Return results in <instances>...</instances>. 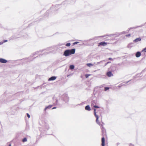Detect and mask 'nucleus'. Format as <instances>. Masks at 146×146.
<instances>
[{
	"label": "nucleus",
	"instance_id": "nucleus-35",
	"mask_svg": "<svg viewBox=\"0 0 146 146\" xmlns=\"http://www.w3.org/2000/svg\"><path fill=\"white\" fill-rule=\"evenodd\" d=\"M56 107H54L53 108H52V109H56Z\"/></svg>",
	"mask_w": 146,
	"mask_h": 146
},
{
	"label": "nucleus",
	"instance_id": "nucleus-1",
	"mask_svg": "<svg viewBox=\"0 0 146 146\" xmlns=\"http://www.w3.org/2000/svg\"><path fill=\"white\" fill-rule=\"evenodd\" d=\"M75 48L66 50L64 51L63 55L65 56H68L72 54H74L75 52Z\"/></svg>",
	"mask_w": 146,
	"mask_h": 146
},
{
	"label": "nucleus",
	"instance_id": "nucleus-30",
	"mask_svg": "<svg viewBox=\"0 0 146 146\" xmlns=\"http://www.w3.org/2000/svg\"><path fill=\"white\" fill-rule=\"evenodd\" d=\"M111 63V62L110 61L108 62H107L105 64V66H106L108 64V63Z\"/></svg>",
	"mask_w": 146,
	"mask_h": 146
},
{
	"label": "nucleus",
	"instance_id": "nucleus-16",
	"mask_svg": "<svg viewBox=\"0 0 146 146\" xmlns=\"http://www.w3.org/2000/svg\"><path fill=\"white\" fill-rule=\"evenodd\" d=\"M74 68V66L73 65H71L69 66V68L70 70H73Z\"/></svg>",
	"mask_w": 146,
	"mask_h": 146
},
{
	"label": "nucleus",
	"instance_id": "nucleus-39",
	"mask_svg": "<svg viewBox=\"0 0 146 146\" xmlns=\"http://www.w3.org/2000/svg\"><path fill=\"white\" fill-rule=\"evenodd\" d=\"M7 41V40H5L4 42H6Z\"/></svg>",
	"mask_w": 146,
	"mask_h": 146
},
{
	"label": "nucleus",
	"instance_id": "nucleus-25",
	"mask_svg": "<svg viewBox=\"0 0 146 146\" xmlns=\"http://www.w3.org/2000/svg\"><path fill=\"white\" fill-rule=\"evenodd\" d=\"M90 75V74H85V76L86 78H87Z\"/></svg>",
	"mask_w": 146,
	"mask_h": 146
},
{
	"label": "nucleus",
	"instance_id": "nucleus-28",
	"mask_svg": "<svg viewBox=\"0 0 146 146\" xmlns=\"http://www.w3.org/2000/svg\"><path fill=\"white\" fill-rule=\"evenodd\" d=\"M27 115L28 118H29L30 117V115L28 113H27Z\"/></svg>",
	"mask_w": 146,
	"mask_h": 146
},
{
	"label": "nucleus",
	"instance_id": "nucleus-8",
	"mask_svg": "<svg viewBox=\"0 0 146 146\" xmlns=\"http://www.w3.org/2000/svg\"><path fill=\"white\" fill-rule=\"evenodd\" d=\"M56 76H53L49 78L48 79V81H53L55 80L56 79Z\"/></svg>",
	"mask_w": 146,
	"mask_h": 146
},
{
	"label": "nucleus",
	"instance_id": "nucleus-19",
	"mask_svg": "<svg viewBox=\"0 0 146 146\" xmlns=\"http://www.w3.org/2000/svg\"><path fill=\"white\" fill-rule=\"evenodd\" d=\"M27 141V138L25 137L22 139V141L23 142Z\"/></svg>",
	"mask_w": 146,
	"mask_h": 146
},
{
	"label": "nucleus",
	"instance_id": "nucleus-24",
	"mask_svg": "<svg viewBox=\"0 0 146 146\" xmlns=\"http://www.w3.org/2000/svg\"><path fill=\"white\" fill-rule=\"evenodd\" d=\"M94 43H92V44H86V45L93 46L94 45Z\"/></svg>",
	"mask_w": 146,
	"mask_h": 146
},
{
	"label": "nucleus",
	"instance_id": "nucleus-41",
	"mask_svg": "<svg viewBox=\"0 0 146 146\" xmlns=\"http://www.w3.org/2000/svg\"><path fill=\"white\" fill-rule=\"evenodd\" d=\"M3 44V43H1V42H0V45H1Z\"/></svg>",
	"mask_w": 146,
	"mask_h": 146
},
{
	"label": "nucleus",
	"instance_id": "nucleus-42",
	"mask_svg": "<svg viewBox=\"0 0 146 146\" xmlns=\"http://www.w3.org/2000/svg\"><path fill=\"white\" fill-rule=\"evenodd\" d=\"M59 5H56V6H59Z\"/></svg>",
	"mask_w": 146,
	"mask_h": 146
},
{
	"label": "nucleus",
	"instance_id": "nucleus-12",
	"mask_svg": "<svg viewBox=\"0 0 146 146\" xmlns=\"http://www.w3.org/2000/svg\"><path fill=\"white\" fill-rule=\"evenodd\" d=\"M96 117V122L97 124H98L99 125H101V124H100V122H99V121L98 120V119H99V117L98 116H95Z\"/></svg>",
	"mask_w": 146,
	"mask_h": 146
},
{
	"label": "nucleus",
	"instance_id": "nucleus-38",
	"mask_svg": "<svg viewBox=\"0 0 146 146\" xmlns=\"http://www.w3.org/2000/svg\"><path fill=\"white\" fill-rule=\"evenodd\" d=\"M9 146H11V144L10 143V144H9Z\"/></svg>",
	"mask_w": 146,
	"mask_h": 146
},
{
	"label": "nucleus",
	"instance_id": "nucleus-7",
	"mask_svg": "<svg viewBox=\"0 0 146 146\" xmlns=\"http://www.w3.org/2000/svg\"><path fill=\"white\" fill-rule=\"evenodd\" d=\"M106 75L109 77H110L113 76V74H112V72L110 71H108L107 72Z\"/></svg>",
	"mask_w": 146,
	"mask_h": 146
},
{
	"label": "nucleus",
	"instance_id": "nucleus-33",
	"mask_svg": "<svg viewBox=\"0 0 146 146\" xmlns=\"http://www.w3.org/2000/svg\"><path fill=\"white\" fill-rule=\"evenodd\" d=\"M95 101L94 100H93L92 102V104H93V103H95Z\"/></svg>",
	"mask_w": 146,
	"mask_h": 146
},
{
	"label": "nucleus",
	"instance_id": "nucleus-34",
	"mask_svg": "<svg viewBox=\"0 0 146 146\" xmlns=\"http://www.w3.org/2000/svg\"><path fill=\"white\" fill-rule=\"evenodd\" d=\"M131 80H130L129 81H128L126 82H125L126 84H127V83H128L129 82V81H130Z\"/></svg>",
	"mask_w": 146,
	"mask_h": 146
},
{
	"label": "nucleus",
	"instance_id": "nucleus-11",
	"mask_svg": "<svg viewBox=\"0 0 146 146\" xmlns=\"http://www.w3.org/2000/svg\"><path fill=\"white\" fill-rule=\"evenodd\" d=\"M141 40V38L140 37H139L136 38L133 40V42H137L140 41Z\"/></svg>",
	"mask_w": 146,
	"mask_h": 146
},
{
	"label": "nucleus",
	"instance_id": "nucleus-26",
	"mask_svg": "<svg viewBox=\"0 0 146 146\" xmlns=\"http://www.w3.org/2000/svg\"><path fill=\"white\" fill-rule=\"evenodd\" d=\"M78 43H79V42H74L73 43V44L74 45H75L77 44Z\"/></svg>",
	"mask_w": 146,
	"mask_h": 146
},
{
	"label": "nucleus",
	"instance_id": "nucleus-9",
	"mask_svg": "<svg viewBox=\"0 0 146 146\" xmlns=\"http://www.w3.org/2000/svg\"><path fill=\"white\" fill-rule=\"evenodd\" d=\"M105 139L104 137H103L102 138V146H105Z\"/></svg>",
	"mask_w": 146,
	"mask_h": 146
},
{
	"label": "nucleus",
	"instance_id": "nucleus-15",
	"mask_svg": "<svg viewBox=\"0 0 146 146\" xmlns=\"http://www.w3.org/2000/svg\"><path fill=\"white\" fill-rule=\"evenodd\" d=\"M100 125V126L102 130V132H103V133H104V132L105 131V129L104 128L102 125L101 124V125Z\"/></svg>",
	"mask_w": 146,
	"mask_h": 146
},
{
	"label": "nucleus",
	"instance_id": "nucleus-3",
	"mask_svg": "<svg viewBox=\"0 0 146 146\" xmlns=\"http://www.w3.org/2000/svg\"><path fill=\"white\" fill-rule=\"evenodd\" d=\"M107 36V35H105V36H99L96 37H94L93 38L89 39L87 40V41H87L88 42H89L91 40H96L97 39V38H98V37H103L104 36Z\"/></svg>",
	"mask_w": 146,
	"mask_h": 146
},
{
	"label": "nucleus",
	"instance_id": "nucleus-4",
	"mask_svg": "<svg viewBox=\"0 0 146 146\" xmlns=\"http://www.w3.org/2000/svg\"><path fill=\"white\" fill-rule=\"evenodd\" d=\"M7 62V60L5 59L0 58V62L3 63H6Z\"/></svg>",
	"mask_w": 146,
	"mask_h": 146
},
{
	"label": "nucleus",
	"instance_id": "nucleus-36",
	"mask_svg": "<svg viewBox=\"0 0 146 146\" xmlns=\"http://www.w3.org/2000/svg\"><path fill=\"white\" fill-rule=\"evenodd\" d=\"M116 35V34H113L112 35H112V36H114L115 35Z\"/></svg>",
	"mask_w": 146,
	"mask_h": 146
},
{
	"label": "nucleus",
	"instance_id": "nucleus-44",
	"mask_svg": "<svg viewBox=\"0 0 146 146\" xmlns=\"http://www.w3.org/2000/svg\"><path fill=\"white\" fill-rule=\"evenodd\" d=\"M79 105H81V104H80Z\"/></svg>",
	"mask_w": 146,
	"mask_h": 146
},
{
	"label": "nucleus",
	"instance_id": "nucleus-13",
	"mask_svg": "<svg viewBox=\"0 0 146 146\" xmlns=\"http://www.w3.org/2000/svg\"><path fill=\"white\" fill-rule=\"evenodd\" d=\"M52 106L51 105H49L48 106H46L44 109V111H46L47 109H49L50 108L52 107Z\"/></svg>",
	"mask_w": 146,
	"mask_h": 146
},
{
	"label": "nucleus",
	"instance_id": "nucleus-43",
	"mask_svg": "<svg viewBox=\"0 0 146 146\" xmlns=\"http://www.w3.org/2000/svg\"><path fill=\"white\" fill-rule=\"evenodd\" d=\"M56 102H57V100H56Z\"/></svg>",
	"mask_w": 146,
	"mask_h": 146
},
{
	"label": "nucleus",
	"instance_id": "nucleus-40",
	"mask_svg": "<svg viewBox=\"0 0 146 146\" xmlns=\"http://www.w3.org/2000/svg\"><path fill=\"white\" fill-rule=\"evenodd\" d=\"M131 29L129 28L128 29V31H129Z\"/></svg>",
	"mask_w": 146,
	"mask_h": 146
},
{
	"label": "nucleus",
	"instance_id": "nucleus-21",
	"mask_svg": "<svg viewBox=\"0 0 146 146\" xmlns=\"http://www.w3.org/2000/svg\"><path fill=\"white\" fill-rule=\"evenodd\" d=\"M87 65L88 66L90 67L91 66H92L93 65L90 63H89L87 64Z\"/></svg>",
	"mask_w": 146,
	"mask_h": 146
},
{
	"label": "nucleus",
	"instance_id": "nucleus-29",
	"mask_svg": "<svg viewBox=\"0 0 146 146\" xmlns=\"http://www.w3.org/2000/svg\"><path fill=\"white\" fill-rule=\"evenodd\" d=\"M131 36V34H129L127 35H125V36L126 37H129Z\"/></svg>",
	"mask_w": 146,
	"mask_h": 146
},
{
	"label": "nucleus",
	"instance_id": "nucleus-6",
	"mask_svg": "<svg viewBox=\"0 0 146 146\" xmlns=\"http://www.w3.org/2000/svg\"><path fill=\"white\" fill-rule=\"evenodd\" d=\"M141 55V52L139 51L137 52L135 54V56L137 58L139 57Z\"/></svg>",
	"mask_w": 146,
	"mask_h": 146
},
{
	"label": "nucleus",
	"instance_id": "nucleus-27",
	"mask_svg": "<svg viewBox=\"0 0 146 146\" xmlns=\"http://www.w3.org/2000/svg\"><path fill=\"white\" fill-rule=\"evenodd\" d=\"M143 51L144 52H146V47L142 50V52Z\"/></svg>",
	"mask_w": 146,
	"mask_h": 146
},
{
	"label": "nucleus",
	"instance_id": "nucleus-32",
	"mask_svg": "<svg viewBox=\"0 0 146 146\" xmlns=\"http://www.w3.org/2000/svg\"><path fill=\"white\" fill-rule=\"evenodd\" d=\"M108 60H113L112 59V58H108Z\"/></svg>",
	"mask_w": 146,
	"mask_h": 146
},
{
	"label": "nucleus",
	"instance_id": "nucleus-31",
	"mask_svg": "<svg viewBox=\"0 0 146 146\" xmlns=\"http://www.w3.org/2000/svg\"><path fill=\"white\" fill-rule=\"evenodd\" d=\"M129 146H134V145L131 143H130L129 145Z\"/></svg>",
	"mask_w": 146,
	"mask_h": 146
},
{
	"label": "nucleus",
	"instance_id": "nucleus-20",
	"mask_svg": "<svg viewBox=\"0 0 146 146\" xmlns=\"http://www.w3.org/2000/svg\"><path fill=\"white\" fill-rule=\"evenodd\" d=\"M70 43L69 42H68L66 44V46H70Z\"/></svg>",
	"mask_w": 146,
	"mask_h": 146
},
{
	"label": "nucleus",
	"instance_id": "nucleus-18",
	"mask_svg": "<svg viewBox=\"0 0 146 146\" xmlns=\"http://www.w3.org/2000/svg\"><path fill=\"white\" fill-rule=\"evenodd\" d=\"M128 32H125V31H123V32H122L121 33H119V34H118V36L120 35H122V34H123V33H127Z\"/></svg>",
	"mask_w": 146,
	"mask_h": 146
},
{
	"label": "nucleus",
	"instance_id": "nucleus-23",
	"mask_svg": "<svg viewBox=\"0 0 146 146\" xmlns=\"http://www.w3.org/2000/svg\"><path fill=\"white\" fill-rule=\"evenodd\" d=\"M93 107L94 108H100V107L99 106L96 105H94L93 106Z\"/></svg>",
	"mask_w": 146,
	"mask_h": 146
},
{
	"label": "nucleus",
	"instance_id": "nucleus-10",
	"mask_svg": "<svg viewBox=\"0 0 146 146\" xmlns=\"http://www.w3.org/2000/svg\"><path fill=\"white\" fill-rule=\"evenodd\" d=\"M85 109L86 110L90 111L91 110V108L89 105H88L85 107Z\"/></svg>",
	"mask_w": 146,
	"mask_h": 146
},
{
	"label": "nucleus",
	"instance_id": "nucleus-17",
	"mask_svg": "<svg viewBox=\"0 0 146 146\" xmlns=\"http://www.w3.org/2000/svg\"><path fill=\"white\" fill-rule=\"evenodd\" d=\"M94 115L95 116H98V115H97L96 114V109L95 108H94Z\"/></svg>",
	"mask_w": 146,
	"mask_h": 146
},
{
	"label": "nucleus",
	"instance_id": "nucleus-22",
	"mask_svg": "<svg viewBox=\"0 0 146 146\" xmlns=\"http://www.w3.org/2000/svg\"><path fill=\"white\" fill-rule=\"evenodd\" d=\"M109 89V88L108 87H105L104 88V90L105 91H106L107 90H108Z\"/></svg>",
	"mask_w": 146,
	"mask_h": 146
},
{
	"label": "nucleus",
	"instance_id": "nucleus-2",
	"mask_svg": "<svg viewBox=\"0 0 146 146\" xmlns=\"http://www.w3.org/2000/svg\"><path fill=\"white\" fill-rule=\"evenodd\" d=\"M62 99L65 102H68L69 101V98L68 95L66 94L64 95L62 97Z\"/></svg>",
	"mask_w": 146,
	"mask_h": 146
},
{
	"label": "nucleus",
	"instance_id": "nucleus-5",
	"mask_svg": "<svg viewBox=\"0 0 146 146\" xmlns=\"http://www.w3.org/2000/svg\"><path fill=\"white\" fill-rule=\"evenodd\" d=\"M107 44V43L105 42H102L99 43L98 46H105Z\"/></svg>",
	"mask_w": 146,
	"mask_h": 146
},
{
	"label": "nucleus",
	"instance_id": "nucleus-14",
	"mask_svg": "<svg viewBox=\"0 0 146 146\" xmlns=\"http://www.w3.org/2000/svg\"><path fill=\"white\" fill-rule=\"evenodd\" d=\"M143 26V25H141L140 26H136L134 27H131L130 28V29H136L137 27H141Z\"/></svg>",
	"mask_w": 146,
	"mask_h": 146
},
{
	"label": "nucleus",
	"instance_id": "nucleus-37",
	"mask_svg": "<svg viewBox=\"0 0 146 146\" xmlns=\"http://www.w3.org/2000/svg\"><path fill=\"white\" fill-rule=\"evenodd\" d=\"M40 52V51H39L38 52H35V54H37V53H38V52Z\"/></svg>",
	"mask_w": 146,
	"mask_h": 146
}]
</instances>
